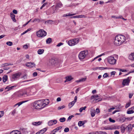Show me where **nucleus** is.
<instances>
[{
    "instance_id": "7c9ffc66",
    "label": "nucleus",
    "mask_w": 134,
    "mask_h": 134,
    "mask_svg": "<svg viewBox=\"0 0 134 134\" xmlns=\"http://www.w3.org/2000/svg\"><path fill=\"white\" fill-rule=\"evenodd\" d=\"M62 128V126H59L56 128V129H55L53 130V131L54 132H56L57 131H58L59 130L61 129Z\"/></svg>"
},
{
    "instance_id": "9d476101",
    "label": "nucleus",
    "mask_w": 134,
    "mask_h": 134,
    "mask_svg": "<svg viewBox=\"0 0 134 134\" xmlns=\"http://www.w3.org/2000/svg\"><path fill=\"white\" fill-rule=\"evenodd\" d=\"M57 122V121L56 120H51L48 122V124L49 126H51L54 124H56Z\"/></svg>"
},
{
    "instance_id": "ddd939ff",
    "label": "nucleus",
    "mask_w": 134,
    "mask_h": 134,
    "mask_svg": "<svg viewBox=\"0 0 134 134\" xmlns=\"http://www.w3.org/2000/svg\"><path fill=\"white\" fill-rule=\"evenodd\" d=\"M35 65V64L34 63L28 62L26 64V66L29 67H33Z\"/></svg>"
},
{
    "instance_id": "f3484780",
    "label": "nucleus",
    "mask_w": 134,
    "mask_h": 134,
    "mask_svg": "<svg viewBox=\"0 0 134 134\" xmlns=\"http://www.w3.org/2000/svg\"><path fill=\"white\" fill-rule=\"evenodd\" d=\"M129 58L131 60H134V53H132L130 55Z\"/></svg>"
},
{
    "instance_id": "69168bd1",
    "label": "nucleus",
    "mask_w": 134,
    "mask_h": 134,
    "mask_svg": "<svg viewBox=\"0 0 134 134\" xmlns=\"http://www.w3.org/2000/svg\"><path fill=\"white\" fill-rule=\"evenodd\" d=\"M74 116L73 115H71L70 116H69L68 119V120H70L72 117H73Z\"/></svg>"
},
{
    "instance_id": "412c9836",
    "label": "nucleus",
    "mask_w": 134,
    "mask_h": 134,
    "mask_svg": "<svg viewBox=\"0 0 134 134\" xmlns=\"http://www.w3.org/2000/svg\"><path fill=\"white\" fill-rule=\"evenodd\" d=\"M132 126L131 124H129L126 127V129L127 128L128 131L129 132H131L132 129Z\"/></svg>"
},
{
    "instance_id": "052dcab7",
    "label": "nucleus",
    "mask_w": 134,
    "mask_h": 134,
    "mask_svg": "<svg viewBox=\"0 0 134 134\" xmlns=\"http://www.w3.org/2000/svg\"><path fill=\"white\" fill-rule=\"evenodd\" d=\"M16 110L15 109L12 112V114L14 115L16 113Z\"/></svg>"
},
{
    "instance_id": "a18cd8bd",
    "label": "nucleus",
    "mask_w": 134,
    "mask_h": 134,
    "mask_svg": "<svg viewBox=\"0 0 134 134\" xmlns=\"http://www.w3.org/2000/svg\"><path fill=\"white\" fill-rule=\"evenodd\" d=\"M98 134H106V132L102 131H98Z\"/></svg>"
},
{
    "instance_id": "bf43d9fd",
    "label": "nucleus",
    "mask_w": 134,
    "mask_h": 134,
    "mask_svg": "<svg viewBox=\"0 0 134 134\" xmlns=\"http://www.w3.org/2000/svg\"><path fill=\"white\" fill-rule=\"evenodd\" d=\"M97 69H100L103 70V69H107V68H104V67H97Z\"/></svg>"
},
{
    "instance_id": "680f3d73",
    "label": "nucleus",
    "mask_w": 134,
    "mask_h": 134,
    "mask_svg": "<svg viewBox=\"0 0 134 134\" xmlns=\"http://www.w3.org/2000/svg\"><path fill=\"white\" fill-rule=\"evenodd\" d=\"M9 68H8V67H6V66H4L3 67V69L4 70H6L8 69H9Z\"/></svg>"
},
{
    "instance_id": "ea45409f",
    "label": "nucleus",
    "mask_w": 134,
    "mask_h": 134,
    "mask_svg": "<svg viewBox=\"0 0 134 134\" xmlns=\"http://www.w3.org/2000/svg\"><path fill=\"white\" fill-rule=\"evenodd\" d=\"M65 118L64 117H63L60 118L59 119V120L60 122H63L65 121Z\"/></svg>"
},
{
    "instance_id": "0e129e2a",
    "label": "nucleus",
    "mask_w": 134,
    "mask_h": 134,
    "mask_svg": "<svg viewBox=\"0 0 134 134\" xmlns=\"http://www.w3.org/2000/svg\"><path fill=\"white\" fill-rule=\"evenodd\" d=\"M26 76H27V75L26 74H25L22 77H21V78H24V79H25L26 78H27V77H26Z\"/></svg>"
},
{
    "instance_id": "473e14b6",
    "label": "nucleus",
    "mask_w": 134,
    "mask_h": 134,
    "mask_svg": "<svg viewBox=\"0 0 134 134\" xmlns=\"http://www.w3.org/2000/svg\"><path fill=\"white\" fill-rule=\"evenodd\" d=\"M126 129V128L125 127L123 126H122L121 127V132L122 133H124L125 132V130Z\"/></svg>"
},
{
    "instance_id": "13d9d810",
    "label": "nucleus",
    "mask_w": 134,
    "mask_h": 134,
    "mask_svg": "<svg viewBox=\"0 0 134 134\" xmlns=\"http://www.w3.org/2000/svg\"><path fill=\"white\" fill-rule=\"evenodd\" d=\"M108 76L107 73H105L103 76V77L104 78L107 77Z\"/></svg>"
},
{
    "instance_id": "cd10ccee",
    "label": "nucleus",
    "mask_w": 134,
    "mask_h": 134,
    "mask_svg": "<svg viewBox=\"0 0 134 134\" xmlns=\"http://www.w3.org/2000/svg\"><path fill=\"white\" fill-rule=\"evenodd\" d=\"M75 102L73 101L70 102L68 106L69 107V108H71L74 105Z\"/></svg>"
},
{
    "instance_id": "6ab92c4d",
    "label": "nucleus",
    "mask_w": 134,
    "mask_h": 134,
    "mask_svg": "<svg viewBox=\"0 0 134 134\" xmlns=\"http://www.w3.org/2000/svg\"><path fill=\"white\" fill-rule=\"evenodd\" d=\"M51 9H48L46 11V13L47 15H49L52 14L55 12V10H54V9L53 11V12H51Z\"/></svg>"
},
{
    "instance_id": "5fc2aeb1",
    "label": "nucleus",
    "mask_w": 134,
    "mask_h": 134,
    "mask_svg": "<svg viewBox=\"0 0 134 134\" xmlns=\"http://www.w3.org/2000/svg\"><path fill=\"white\" fill-rule=\"evenodd\" d=\"M115 109V108L114 107L110 108L108 110V112H111L114 109Z\"/></svg>"
},
{
    "instance_id": "c756f323",
    "label": "nucleus",
    "mask_w": 134,
    "mask_h": 134,
    "mask_svg": "<svg viewBox=\"0 0 134 134\" xmlns=\"http://www.w3.org/2000/svg\"><path fill=\"white\" fill-rule=\"evenodd\" d=\"M85 124V122L83 121H80L78 123V125L79 126H81Z\"/></svg>"
},
{
    "instance_id": "7ed1b4c3",
    "label": "nucleus",
    "mask_w": 134,
    "mask_h": 134,
    "mask_svg": "<svg viewBox=\"0 0 134 134\" xmlns=\"http://www.w3.org/2000/svg\"><path fill=\"white\" fill-rule=\"evenodd\" d=\"M79 41V39L78 38H76L69 40L68 42V44L70 46H72L77 43Z\"/></svg>"
},
{
    "instance_id": "f257e3e1",
    "label": "nucleus",
    "mask_w": 134,
    "mask_h": 134,
    "mask_svg": "<svg viewBox=\"0 0 134 134\" xmlns=\"http://www.w3.org/2000/svg\"><path fill=\"white\" fill-rule=\"evenodd\" d=\"M126 38L124 36L121 35H118L115 37L114 43L115 45L119 46L124 42Z\"/></svg>"
},
{
    "instance_id": "393cba45",
    "label": "nucleus",
    "mask_w": 134,
    "mask_h": 134,
    "mask_svg": "<svg viewBox=\"0 0 134 134\" xmlns=\"http://www.w3.org/2000/svg\"><path fill=\"white\" fill-rule=\"evenodd\" d=\"M8 76L7 75H5L3 76L2 78L3 82H5L7 80Z\"/></svg>"
},
{
    "instance_id": "a19ab883",
    "label": "nucleus",
    "mask_w": 134,
    "mask_h": 134,
    "mask_svg": "<svg viewBox=\"0 0 134 134\" xmlns=\"http://www.w3.org/2000/svg\"><path fill=\"white\" fill-rule=\"evenodd\" d=\"M6 44L9 46H11L12 45L13 43L11 42L8 41L7 42Z\"/></svg>"
},
{
    "instance_id": "bb28decb",
    "label": "nucleus",
    "mask_w": 134,
    "mask_h": 134,
    "mask_svg": "<svg viewBox=\"0 0 134 134\" xmlns=\"http://www.w3.org/2000/svg\"><path fill=\"white\" fill-rule=\"evenodd\" d=\"M86 79V78H82L79 80H77L76 81V82L78 83L79 82H81L85 81Z\"/></svg>"
},
{
    "instance_id": "f03ea898",
    "label": "nucleus",
    "mask_w": 134,
    "mask_h": 134,
    "mask_svg": "<svg viewBox=\"0 0 134 134\" xmlns=\"http://www.w3.org/2000/svg\"><path fill=\"white\" fill-rule=\"evenodd\" d=\"M43 99L39 100L34 102L33 105L34 108L36 109H40L45 107L47 104L44 103Z\"/></svg>"
},
{
    "instance_id": "8fccbe9b",
    "label": "nucleus",
    "mask_w": 134,
    "mask_h": 134,
    "mask_svg": "<svg viewBox=\"0 0 134 134\" xmlns=\"http://www.w3.org/2000/svg\"><path fill=\"white\" fill-rule=\"evenodd\" d=\"M64 131L65 132H68L69 131V128L68 127L64 129Z\"/></svg>"
},
{
    "instance_id": "c85d7f7f",
    "label": "nucleus",
    "mask_w": 134,
    "mask_h": 134,
    "mask_svg": "<svg viewBox=\"0 0 134 134\" xmlns=\"http://www.w3.org/2000/svg\"><path fill=\"white\" fill-rule=\"evenodd\" d=\"M44 51L43 49H39L37 51V53L39 54H41L43 53Z\"/></svg>"
},
{
    "instance_id": "c9c22d12",
    "label": "nucleus",
    "mask_w": 134,
    "mask_h": 134,
    "mask_svg": "<svg viewBox=\"0 0 134 134\" xmlns=\"http://www.w3.org/2000/svg\"><path fill=\"white\" fill-rule=\"evenodd\" d=\"M111 17L115 19H119L121 18L122 16L120 15L119 16H117L115 15H113L111 16Z\"/></svg>"
},
{
    "instance_id": "de8ad7c7",
    "label": "nucleus",
    "mask_w": 134,
    "mask_h": 134,
    "mask_svg": "<svg viewBox=\"0 0 134 134\" xmlns=\"http://www.w3.org/2000/svg\"><path fill=\"white\" fill-rule=\"evenodd\" d=\"M78 18H85V16L84 15H77Z\"/></svg>"
},
{
    "instance_id": "dca6fc26",
    "label": "nucleus",
    "mask_w": 134,
    "mask_h": 134,
    "mask_svg": "<svg viewBox=\"0 0 134 134\" xmlns=\"http://www.w3.org/2000/svg\"><path fill=\"white\" fill-rule=\"evenodd\" d=\"M10 16L12 20L14 22L16 21V20L15 19V15L13 13H11L10 14Z\"/></svg>"
},
{
    "instance_id": "4be33fe9",
    "label": "nucleus",
    "mask_w": 134,
    "mask_h": 134,
    "mask_svg": "<svg viewBox=\"0 0 134 134\" xmlns=\"http://www.w3.org/2000/svg\"><path fill=\"white\" fill-rule=\"evenodd\" d=\"M66 80L64 82H65L67 81H71L73 79L71 76H67L66 77Z\"/></svg>"
},
{
    "instance_id": "4d7b16f0",
    "label": "nucleus",
    "mask_w": 134,
    "mask_h": 134,
    "mask_svg": "<svg viewBox=\"0 0 134 134\" xmlns=\"http://www.w3.org/2000/svg\"><path fill=\"white\" fill-rule=\"evenodd\" d=\"M96 100V102H98V101H100L102 100V99L101 98H98L97 99H95Z\"/></svg>"
},
{
    "instance_id": "6e6d98bb",
    "label": "nucleus",
    "mask_w": 134,
    "mask_h": 134,
    "mask_svg": "<svg viewBox=\"0 0 134 134\" xmlns=\"http://www.w3.org/2000/svg\"><path fill=\"white\" fill-rule=\"evenodd\" d=\"M63 43L62 42H60L57 45V47H59L60 46L63 45Z\"/></svg>"
},
{
    "instance_id": "a878e982",
    "label": "nucleus",
    "mask_w": 134,
    "mask_h": 134,
    "mask_svg": "<svg viewBox=\"0 0 134 134\" xmlns=\"http://www.w3.org/2000/svg\"><path fill=\"white\" fill-rule=\"evenodd\" d=\"M27 94L26 92L23 93H20L19 95V96L21 97H24L26 96Z\"/></svg>"
},
{
    "instance_id": "4468645a",
    "label": "nucleus",
    "mask_w": 134,
    "mask_h": 134,
    "mask_svg": "<svg viewBox=\"0 0 134 134\" xmlns=\"http://www.w3.org/2000/svg\"><path fill=\"white\" fill-rule=\"evenodd\" d=\"M104 129L106 130H112L115 129L114 126L112 125L110 126H105L104 127Z\"/></svg>"
},
{
    "instance_id": "338daca9",
    "label": "nucleus",
    "mask_w": 134,
    "mask_h": 134,
    "mask_svg": "<svg viewBox=\"0 0 134 134\" xmlns=\"http://www.w3.org/2000/svg\"><path fill=\"white\" fill-rule=\"evenodd\" d=\"M96 112L97 113H98L100 112V110L98 108H97L96 109Z\"/></svg>"
},
{
    "instance_id": "f704fd0d",
    "label": "nucleus",
    "mask_w": 134,
    "mask_h": 134,
    "mask_svg": "<svg viewBox=\"0 0 134 134\" xmlns=\"http://www.w3.org/2000/svg\"><path fill=\"white\" fill-rule=\"evenodd\" d=\"M87 108L86 106H85L84 107H81L79 109V111L80 112H82L83 110H85Z\"/></svg>"
},
{
    "instance_id": "423d86ee",
    "label": "nucleus",
    "mask_w": 134,
    "mask_h": 134,
    "mask_svg": "<svg viewBox=\"0 0 134 134\" xmlns=\"http://www.w3.org/2000/svg\"><path fill=\"white\" fill-rule=\"evenodd\" d=\"M21 74L20 72H18L13 74L12 75V78L14 80H16L19 78Z\"/></svg>"
},
{
    "instance_id": "e2e57ef3",
    "label": "nucleus",
    "mask_w": 134,
    "mask_h": 134,
    "mask_svg": "<svg viewBox=\"0 0 134 134\" xmlns=\"http://www.w3.org/2000/svg\"><path fill=\"white\" fill-rule=\"evenodd\" d=\"M13 13L16 14L18 12L17 10L14 9L13 11Z\"/></svg>"
},
{
    "instance_id": "1a4fd4ad",
    "label": "nucleus",
    "mask_w": 134,
    "mask_h": 134,
    "mask_svg": "<svg viewBox=\"0 0 134 134\" xmlns=\"http://www.w3.org/2000/svg\"><path fill=\"white\" fill-rule=\"evenodd\" d=\"M19 132L20 133H22V134H27L28 133V131L27 130V129L25 128H22L20 129Z\"/></svg>"
},
{
    "instance_id": "9b49d317",
    "label": "nucleus",
    "mask_w": 134,
    "mask_h": 134,
    "mask_svg": "<svg viewBox=\"0 0 134 134\" xmlns=\"http://www.w3.org/2000/svg\"><path fill=\"white\" fill-rule=\"evenodd\" d=\"M56 63V61L54 59L51 58L49 60V65H53Z\"/></svg>"
},
{
    "instance_id": "f8f14e48",
    "label": "nucleus",
    "mask_w": 134,
    "mask_h": 134,
    "mask_svg": "<svg viewBox=\"0 0 134 134\" xmlns=\"http://www.w3.org/2000/svg\"><path fill=\"white\" fill-rule=\"evenodd\" d=\"M62 5V3L61 2H59L55 6L53 5L52 7L53 9H54V8H55V12H56V10L58 8L61 7Z\"/></svg>"
},
{
    "instance_id": "864d4df0",
    "label": "nucleus",
    "mask_w": 134,
    "mask_h": 134,
    "mask_svg": "<svg viewBox=\"0 0 134 134\" xmlns=\"http://www.w3.org/2000/svg\"><path fill=\"white\" fill-rule=\"evenodd\" d=\"M119 69V70L120 71H121L122 72H126L127 71V70H126L121 69Z\"/></svg>"
},
{
    "instance_id": "79ce46f5",
    "label": "nucleus",
    "mask_w": 134,
    "mask_h": 134,
    "mask_svg": "<svg viewBox=\"0 0 134 134\" xmlns=\"http://www.w3.org/2000/svg\"><path fill=\"white\" fill-rule=\"evenodd\" d=\"M131 105V102L130 101V102H128L126 104V105L125 106V108H127L129 107Z\"/></svg>"
},
{
    "instance_id": "6e6552de",
    "label": "nucleus",
    "mask_w": 134,
    "mask_h": 134,
    "mask_svg": "<svg viewBox=\"0 0 134 134\" xmlns=\"http://www.w3.org/2000/svg\"><path fill=\"white\" fill-rule=\"evenodd\" d=\"M108 61L110 64H115L116 60L114 59V57L110 56L108 58Z\"/></svg>"
},
{
    "instance_id": "e433bc0d",
    "label": "nucleus",
    "mask_w": 134,
    "mask_h": 134,
    "mask_svg": "<svg viewBox=\"0 0 134 134\" xmlns=\"http://www.w3.org/2000/svg\"><path fill=\"white\" fill-rule=\"evenodd\" d=\"M53 21L51 20H48L45 21V24H51Z\"/></svg>"
},
{
    "instance_id": "58836bf2",
    "label": "nucleus",
    "mask_w": 134,
    "mask_h": 134,
    "mask_svg": "<svg viewBox=\"0 0 134 134\" xmlns=\"http://www.w3.org/2000/svg\"><path fill=\"white\" fill-rule=\"evenodd\" d=\"M99 96L98 95H93L91 96V99L92 100L94 99H95L96 98H97Z\"/></svg>"
},
{
    "instance_id": "603ef678",
    "label": "nucleus",
    "mask_w": 134,
    "mask_h": 134,
    "mask_svg": "<svg viewBox=\"0 0 134 134\" xmlns=\"http://www.w3.org/2000/svg\"><path fill=\"white\" fill-rule=\"evenodd\" d=\"M133 93H129V98L130 99L131 98L132 96H133Z\"/></svg>"
},
{
    "instance_id": "b1692460",
    "label": "nucleus",
    "mask_w": 134,
    "mask_h": 134,
    "mask_svg": "<svg viewBox=\"0 0 134 134\" xmlns=\"http://www.w3.org/2000/svg\"><path fill=\"white\" fill-rule=\"evenodd\" d=\"M95 111L94 109H92L91 111V116L92 117L95 115Z\"/></svg>"
},
{
    "instance_id": "72a5a7b5",
    "label": "nucleus",
    "mask_w": 134,
    "mask_h": 134,
    "mask_svg": "<svg viewBox=\"0 0 134 134\" xmlns=\"http://www.w3.org/2000/svg\"><path fill=\"white\" fill-rule=\"evenodd\" d=\"M52 42V39L50 38H49L46 40V42L47 43L49 44Z\"/></svg>"
},
{
    "instance_id": "37998d69",
    "label": "nucleus",
    "mask_w": 134,
    "mask_h": 134,
    "mask_svg": "<svg viewBox=\"0 0 134 134\" xmlns=\"http://www.w3.org/2000/svg\"><path fill=\"white\" fill-rule=\"evenodd\" d=\"M134 111L133 110H129L127 112V114H130L133 113H134Z\"/></svg>"
},
{
    "instance_id": "3c124183",
    "label": "nucleus",
    "mask_w": 134,
    "mask_h": 134,
    "mask_svg": "<svg viewBox=\"0 0 134 134\" xmlns=\"http://www.w3.org/2000/svg\"><path fill=\"white\" fill-rule=\"evenodd\" d=\"M98 131L96 132H90L89 133V134H98Z\"/></svg>"
},
{
    "instance_id": "09e8293b",
    "label": "nucleus",
    "mask_w": 134,
    "mask_h": 134,
    "mask_svg": "<svg viewBox=\"0 0 134 134\" xmlns=\"http://www.w3.org/2000/svg\"><path fill=\"white\" fill-rule=\"evenodd\" d=\"M4 114V111H0V117H2L3 115Z\"/></svg>"
},
{
    "instance_id": "c03bdc74",
    "label": "nucleus",
    "mask_w": 134,
    "mask_h": 134,
    "mask_svg": "<svg viewBox=\"0 0 134 134\" xmlns=\"http://www.w3.org/2000/svg\"><path fill=\"white\" fill-rule=\"evenodd\" d=\"M65 106L64 105H63L62 106H60L58 108V110H60L63 109L64 108H65Z\"/></svg>"
},
{
    "instance_id": "5701e85b",
    "label": "nucleus",
    "mask_w": 134,
    "mask_h": 134,
    "mask_svg": "<svg viewBox=\"0 0 134 134\" xmlns=\"http://www.w3.org/2000/svg\"><path fill=\"white\" fill-rule=\"evenodd\" d=\"M16 87V86H12L10 87H9V86H7L5 88V89H8L7 91H9V90L12 89L13 88Z\"/></svg>"
},
{
    "instance_id": "774afa93",
    "label": "nucleus",
    "mask_w": 134,
    "mask_h": 134,
    "mask_svg": "<svg viewBox=\"0 0 134 134\" xmlns=\"http://www.w3.org/2000/svg\"><path fill=\"white\" fill-rule=\"evenodd\" d=\"M114 134H119V131L117 130H116L114 132Z\"/></svg>"
},
{
    "instance_id": "4c0bfd02",
    "label": "nucleus",
    "mask_w": 134,
    "mask_h": 134,
    "mask_svg": "<svg viewBox=\"0 0 134 134\" xmlns=\"http://www.w3.org/2000/svg\"><path fill=\"white\" fill-rule=\"evenodd\" d=\"M47 129H46V128H45L40 130V132H41V133L42 134L44 132H46L47 131Z\"/></svg>"
},
{
    "instance_id": "2f4dec72",
    "label": "nucleus",
    "mask_w": 134,
    "mask_h": 134,
    "mask_svg": "<svg viewBox=\"0 0 134 134\" xmlns=\"http://www.w3.org/2000/svg\"><path fill=\"white\" fill-rule=\"evenodd\" d=\"M75 14H70V13H68V14H64L63 15V17H66L68 16H72L73 15H75Z\"/></svg>"
},
{
    "instance_id": "a211bd4d",
    "label": "nucleus",
    "mask_w": 134,
    "mask_h": 134,
    "mask_svg": "<svg viewBox=\"0 0 134 134\" xmlns=\"http://www.w3.org/2000/svg\"><path fill=\"white\" fill-rule=\"evenodd\" d=\"M41 122L40 121H38V122H32V124L33 125L38 126L41 125Z\"/></svg>"
},
{
    "instance_id": "49530a36",
    "label": "nucleus",
    "mask_w": 134,
    "mask_h": 134,
    "mask_svg": "<svg viewBox=\"0 0 134 134\" xmlns=\"http://www.w3.org/2000/svg\"><path fill=\"white\" fill-rule=\"evenodd\" d=\"M109 121L111 122L114 123L115 122V121L114 120H113L110 118H109Z\"/></svg>"
},
{
    "instance_id": "39448f33",
    "label": "nucleus",
    "mask_w": 134,
    "mask_h": 134,
    "mask_svg": "<svg viewBox=\"0 0 134 134\" xmlns=\"http://www.w3.org/2000/svg\"><path fill=\"white\" fill-rule=\"evenodd\" d=\"M36 34L38 37H42L45 36L47 35V32L44 30L41 29L37 32Z\"/></svg>"
},
{
    "instance_id": "20e7f679",
    "label": "nucleus",
    "mask_w": 134,
    "mask_h": 134,
    "mask_svg": "<svg viewBox=\"0 0 134 134\" xmlns=\"http://www.w3.org/2000/svg\"><path fill=\"white\" fill-rule=\"evenodd\" d=\"M88 54V52L87 51H81L79 53L78 57L80 59H84L86 56Z\"/></svg>"
},
{
    "instance_id": "0eeeda50",
    "label": "nucleus",
    "mask_w": 134,
    "mask_h": 134,
    "mask_svg": "<svg viewBox=\"0 0 134 134\" xmlns=\"http://www.w3.org/2000/svg\"><path fill=\"white\" fill-rule=\"evenodd\" d=\"M131 78V77H128L126 79H124L122 82V85L124 86L126 85H128L130 82V79Z\"/></svg>"
},
{
    "instance_id": "aec40b11",
    "label": "nucleus",
    "mask_w": 134,
    "mask_h": 134,
    "mask_svg": "<svg viewBox=\"0 0 134 134\" xmlns=\"http://www.w3.org/2000/svg\"><path fill=\"white\" fill-rule=\"evenodd\" d=\"M10 134H21V133L19 131L15 130L12 131L11 132Z\"/></svg>"
},
{
    "instance_id": "2eb2a0df",
    "label": "nucleus",
    "mask_w": 134,
    "mask_h": 134,
    "mask_svg": "<svg viewBox=\"0 0 134 134\" xmlns=\"http://www.w3.org/2000/svg\"><path fill=\"white\" fill-rule=\"evenodd\" d=\"M28 100H26L25 101H22L15 104L14 106V107H15L16 106L18 105V107L20 105H21L23 103L27 102L28 101Z\"/></svg>"
}]
</instances>
